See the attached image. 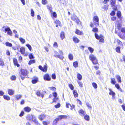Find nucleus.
<instances>
[{
  "mask_svg": "<svg viewBox=\"0 0 125 125\" xmlns=\"http://www.w3.org/2000/svg\"><path fill=\"white\" fill-rule=\"evenodd\" d=\"M29 58L30 59H31L34 58V57L32 53H31L29 55Z\"/></svg>",
  "mask_w": 125,
  "mask_h": 125,
  "instance_id": "obj_49",
  "label": "nucleus"
},
{
  "mask_svg": "<svg viewBox=\"0 0 125 125\" xmlns=\"http://www.w3.org/2000/svg\"><path fill=\"white\" fill-rule=\"evenodd\" d=\"M110 4L111 5L116 4V1L115 0H112L110 1Z\"/></svg>",
  "mask_w": 125,
  "mask_h": 125,
  "instance_id": "obj_51",
  "label": "nucleus"
},
{
  "mask_svg": "<svg viewBox=\"0 0 125 125\" xmlns=\"http://www.w3.org/2000/svg\"><path fill=\"white\" fill-rule=\"evenodd\" d=\"M46 115L45 114H42L38 117V118L41 121H42L45 118Z\"/></svg>",
  "mask_w": 125,
  "mask_h": 125,
  "instance_id": "obj_8",
  "label": "nucleus"
},
{
  "mask_svg": "<svg viewBox=\"0 0 125 125\" xmlns=\"http://www.w3.org/2000/svg\"><path fill=\"white\" fill-rule=\"evenodd\" d=\"M47 9L50 10L51 13L52 12V9L50 5H48L47 6Z\"/></svg>",
  "mask_w": 125,
  "mask_h": 125,
  "instance_id": "obj_25",
  "label": "nucleus"
},
{
  "mask_svg": "<svg viewBox=\"0 0 125 125\" xmlns=\"http://www.w3.org/2000/svg\"><path fill=\"white\" fill-rule=\"evenodd\" d=\"M109 91H110V92L109 93V94L110 95H112L113 97H114V96H115V93L112 90L110 89H109Z\"/></svg>",
  "mask_w": 125,
  "mask_h": 125,
  "instance_id": "obj_17",
  "label": "nucleus"
},
{
  "mask_svg": "<svg viewBox=\"0 0 125 125\" xmlns=\"http://www.w3.org/2000/svg\"><path fill=\"white\" fill-rule=\"evenodd\" d=\"M60 106V104L59 103H58L57 105H55V107L56 108H58Z\"/></svg>",
  "mask_w": 125,
  "mask_h": 125,
  "instance_id": "obj_59",
  "label": "nucleus"
},
{
  "mask_svg": "<svg viewBox=\"0 0 125 125\" xmlns=\"http://www.w3.org/2000/svg\"><path fill=\"white\" fill-rule=\"evenodd\" d=\"M78 63L77 61L74 62L73 63V65L75 68L78 67Z\"/></svg>",
  "mask_w": 125,
  "mask_h": 125,
  "instance_id": "obj_29",
  "label": "nucleus"
},
{
  "mask_svg": "<svg viewBox=\"0 0 125 125\" xmlns=\"http://www.w3.org/2000/svg\"><path fill=\"white\" fill-rule=\"evenodd\" d=\"M77 78L78 79L80 80H81L82 79V76L81 74L79 73L77 74Z\"/></svg>",
  "mask_w": 125,
  "mask_h": 125,
  "instance_id": "obj_46",
  "label": "nucleus"
},
{
  "mask_svg": "<svg viewBox=\"0 0 125 125\" xmlns=\"http://www.w3.org/2000/svg\"><path fill=\"white\" fill-rule=\"evenodd\" d=\"M24 113V112L23 111H22L19 115V116L20 117L22 116Z\"/></svg>",
  "mask_w": 125,
  "mask_h": 125,
  "instance_id": "obj_62",
  "label": "nucleus"
},
{
  "mask_svg": "<svg viewBox=\"0 0 125 125\" xmlns=\"http://www.w3.org/2000/svg\"><path fill=\"white\" fill-rule=\"evenodd\" d=\"M20 52L22 54H24L25 53V49L24 47H21L20 48Z\"/></svg>",
  "mask_w": 125,
  "mask_h": 125,
  "instance_id": "obj_16",
  "label": "nucleus"
},
{
  "mask_svg": "<svg viewBox=\"0 0 125 125\" xmlns=\"http://www.w3.org/2000/svg\"><path fill=\"white\" fill-rule=\"evenodd\" d=\"M117 17L119 18H120V17L121 15V12L120 11H118L117 13Z\"/></svg>",
  "mask_w": 125,
  "mask_h": 125,
  "instance_id": "obj_50",
  "label": "nucleus"
},
{
  "mask_svg": "<svg viewBox=\"0 0 125 125\" xmlns=\"http://www.w3.org/2000/svg\"><path fill=\"white\" fill-rule=\"evenodd\" d=\"M80 87H83V84L82 83L79 81H77Z\"/></svg>",
  "mask_w": 125,
  "mask_h": 125,
  "instance_id": "obj_56",
  "label": "nucleus"
},
{
  "mask_svg": "<svg viewBox=\"0 0 125 125\" xmlns=\"http://www.w3.org/2000/svg\"><path fill=\"white\" fill-rule=\"evenodd\" d=\"M52 77L53 79H55L56 78V75L55 74H53L52 75Z\"/></svg>",
  "mask_w": 125,
  "mask_h": 125,
  "instance_id": "obj_57",
  "label": "nucleus"
},
{
  "mask_svg": "<svg viewBox=\"0 0 125 125\" xmlns=\"http://www.w3.org/2000/svg\"><path fill=\"white\" fill-rule=\"evenodd\" d=\"M102 8L104 10H106L108 8V5H104L102 7Z\"/></svg>",
  "mask_w": 125,
  "mask_h": 125,
  "instance_id": "obj_37",
  "label": "nucleus"
},
{
  "mask_svg": "<svg viewBox=\"0 0 125 125\" xmlns=\"http://www.w3.org/2000/svg\"><path fill=\"white\" fill-rule=\"evenodd\" d=\"M35 60H30L29 61V62L28 64L29 65H30L32 63H35Z\"/></svg>",
  "mask_w": 125,
  "mask_h": 125,
  "instance_id": "obj_43",
  "label": "nucleus"
},
{
  "mask_svg": "<svg viewBox=\"0 0 125 125\" xmlns=\"http://www.w3.org/2000/svg\"><path fill=\"white\" fill-rule=\"evenodd\" d=\"M80 115L81 116H83L86 114L85 112L82 109H81L79 111Z\"/></svg>",
  "mask_w": 125,
  "mask_h": 125,
  "instance_id": "obj_14",
  "label": "nucleus"
},
{
  "mask_svg": "<svg viewBox=\"0 0 125 125\" xmlns=\"http://www.w3.org/2000/svg\"><path fill=\"white\" fill-rule=\"evenodd\" d=\"M13 62L15 65L17 66L18 67L19 66V65L16 59L14 58L13 59Z\"/></svg>",
  "mask_w": 125,
  "mask_h": 125,
  "instance_id": "obj_20",
  "label": "nucleus"
},
{
  "mask_svg": "<svg viewBox=\"0 0 125 125\" xmlns=\"http://www.w3.org/2000/svg\"><path fill=\"white\" fill-rule=\"evenodd\" d=\"M84 118L87 121H88L89 120V117L88 115L86 114L84 116Z\"/></svg>",
  "mask_w": 125,
  "mask_h": 125,
  "instance_id": "obj_30",
  "label": "nucleus"
},
{
  "mask_svg": "<svg viewBox=\"0 0 125 125\" xmlns=\"http://www.w3.org/2000/svg\"><path fill=\"white\" fill-rule=\"evenodd\" d=\"M42 3L44 4L45 5L47 3V1L46 0H42Z\"/></svg>",
  "mask_w": 125,
  "mask_h": 125,
  "instance_id": "obj_58",
  "label": "nucleus"
},
{
  "mask_svg": "<svg viewBox=\"0 0 125 125\" xmlns=\"http://www.w3.org/2000/svg\"><path fill=\"white\" fill-rule=\"evenodd\" d=\"M115 87L118 89H119L120 86L118 84H115Z\"/></svg>",
  "mask_w": 125,
  "mask_h": 125,
  "instance_id": "obj_60",
  "label": "nucleus"
},
{
  "mask_svg": "<svg viewBox=\"0 0 125 125\" xmlns=\"http://www.w3.org/2000/svg\"><path fill=\"white\" fill-rule=\"evenodd\" d=\"M6 45L7 46L10 47H11L12 46V44L11 43H10L8 42H7L5 43Z\"/></svg>",
  "mask_w": 125,
  "mask_h": 125,
  "instance_id": "obj_42",
  "label": "nucleus"
},
{
  "mask_svg": "<svg viewBox=\"0 0 125 125\" xmlns=\"http://www.w3.org/2000/svg\"><path fill=\"white\" fill-rule=\"evenodd\" d=\"M112 5V7L113 9L115 10H117V5H116V4H114Z\"/></svg>",
  "mask_w": 125,
  "mask_h": 125,
  "instance_id": "obj_34",
  "label": "nucleus"
},
{
  "mask_svg": "<svg viewBox=\"0 0 125 125\" xmlns=\"http://www.w3.org/2000/svg\"><path fill=\"white\" fill-rule=\"evenodd\" d=\"M4 65V62L3 60L0 59V65L3 66Z\"/></svg>",
  "mask_w": 125,
  "mask_h": 125,
  "instance_id": "obj_53",
  "label": "nucleus"
},
{
  "mask_svg": "<svg viewBox=\"0 0 125 125\" xmlns=\"http://www.w3.org/2000/svg\"><path fill=\"white\" fill-rule=\"evenodd\" d=\"M22 97V95L20 94H17L14 96V97L16 100H19Z\"/></svg>",
  "mask_w": 125,
  "mask_h": 125,
  "instance_id": "obj_15",
  "label": "nucleus"
},
{
  "mask_svg": "<svg viewBox=\"0 0 125 125\" xmlns=\"http://www.w3.org/2000/svg\"><path fill=\"white\" fill-rule=\"evenodd\" d=\"M120 47H117L116 49V51L118 53H119L120 51Z\"/></svg>",
  "mask_w": 125,
  "mask_h": 125,
  "instance_id": "obj_54",
  "label": "nucleus"
},
{
  "mask_svg": "<svg viewBox=\"0 0 125 125\" xmlns=\"http://www.w3.org/2000/svg\"><path fill=\"white\" fill-rule=\"evenodd\" d=\"M66 107L67 108H70L72 110V106L70 104L66 103Z\"/></svg>",
  "mask_w": 125,
  "mask_h": 125,
  "instance_id": "obj_38",
  "label": "nucleus"
},
{
  "mask_svg": "<svg viewBox=\"0 0 125 125\" xmlns=\"http://www.w3.org/2000/svg\"><path fill=\"white\" fill-rule=\"evenodd\" d=\"M67 118V116L66 115H61L58 116V118L59 119H66Z\"/></svg>",
  "mask_w": 125,
  "mask_h": 125,
  "instance_id": "obj_21",
  "label": "nucleus"
},
{
  "mask_svg": "<svg viewBox=\"0 0 125 125\" xmlns=\"http://www.w3.org/2000/svg\"><path fill=\"white\" fill-rule=\"evenodd\" d=\"M33 79L32 80L31 82L33 84H35L38 81V78L36 77H34L33 78Z\"/></svg>",
  "mask_w": 125,
  "mask_h": 125,
  "instance_id": "obj_10",
  "label": "nucleus"
},
{
  "mask_svg": "<svg viewBox=\"0 0 125 125\" xmlns=\"http://www.w3.org/2000/svg\"><path fill=\"white\" fill-rule=\"evenodd\" d=\"M19 40H20V42L22 43V44H24L25 42V40L22 38H19Z\"/></svg>",
  "mask_w": 125,
  "mask_h": 125,
  "instance_id": "obj_33",
  "label": "nucleus"
},
{
  "mask_svg": "<svg viewBox=\"0 0 125 125\" xmlns=\"http://www.w3.org/2000/svg\"><path fill=\"white\" fill-rule=\"evenodd\" d=\"M60 37L62 40H63L65 38L64 33L63 31H62L60 34Z\"/></svg>",
  "mask_w": 125,
  "mask_h": 125,
  "instance_id": "obj_22",
  "label": "nucleus"
},
{
  "mask_svg": "<svg viewBox=\"0 0 125 125\" xmlns=\"http://www.w3.org/2000/svg\"><path fill=\"white\" fill-rule=\"evenodd\" d=\"M8 94L10 95H12L14 94V91L12 89H9L8 90Z\"/></svg>",
  "mask_w": 125,
  "mask_h": 125,
  "instance_id": "obj_12",
  "label": "nucleus"
},
{
  "mask_svg": "<svg viewBox=\"0 0 125 125\" xmlns=\"http://www.w3.org/2000/svg\"><path fill=\"white\" fill-rule=\"evenodd\" d=\"M73 94L74 97L75 98L77 97L78 95L77 91L75 90H74L73 91Z\"/></svg>",
  "mask_w": 125,
  "mask_h": 125,
  "instance_id": "obj_28",
  "label": "nucleus"
},
{
  "mask_svg": "<svg viewBox=\"0 0 125 125\" xmlns=\"http://www.w3.org/2000/svg\"><path fill=\"white\" fill-rule=\"evenodd\" d=\"M69 86V87L72 90H73L74 87L72 84H70Z\"/></svg>",
  "mask_w": 125,
  "mask_h": 125,
  "instance_id": "obj_55",
  "label": "nucleus"
},
{
  "mask_svg": "<svg viewBox=\"0 0 125 125\" xmlns=\"http://www.w3.org/2000/svg\"><path fill=\"white\" fill-rule=\"evenodd\" d=\"M26 46L28 47L30 51H31L32 50V47L29 44H27L26 45Z\"/></svg>",
  "mask_w": 125,
  "mask_h": 125,
  "instance_id": "obj_48",
  "label": "nucleus"
},
{
  "mask_svg": "<svg viewBox=\"0 0 125 125\" xmlns=\"http://www.w3.org/2000/svg\"><path fill=\"white\" fill-rule=\"evenodd\" d=\"M31 16L32 17H34V12L32 9H31Z\"/></svg>",
  "mask_w": 125,
  "mask_h": 125,
  "instance_id": "obj_35",
  "label": "nucleus"
},
{
  "mask_svg": "<svg viewBox=\"0 0 125 125\" xmlns=\"http://www.w3.org/2000/svg\"><path fill=\"white\" fill-rule=\"evenodd\" d=\"M99 42H104V40L103 39V36L102 35H100V38L99 39Z\"/></svg>",
  "mask_w": 125,
  "mask_h": 125,
  "instance_id": "obj_26",
  "label": "nucleus"
},
{
  "mask_svg": "<svg viewBox=\"0 0 125 125\" xmlns=\"http://www.w3.org/2000/svg\"><path fill=\"white\" fill-rule=\"evenodd\" d=\"M71 19L73 21H75L78 24L80 23L79 20L75 14H73L71 17Z\"/></svg>",
  "mask_w": 125,
  "mask_h": 125,
  "instance_id": "obj_3",
  "label": "nucleus"
},
{
  "mask_svg": "<svg viewBox=\"0 0 125 125\" xmlns=\"http://www.w3.org/2000/svg\"><path fill=\"white\" fill-rule=\"evenodd\" d=\"M68 58L70 60H72L73 59V56L72 54H70L68 55Z\"/></svg>",
  "mask_w": 125,
  "mask_h": 125,
  "instance_id": "obj_41",
  "label": "nucleus"
},
{
  "mask_svg": "<svg viewBox=\"0 0 125 125\" xmlns=\"http://www.w3.org/2000/svg\"><path fill=\"white\" fill-rule=\"evenodd\" d=\"M2 28L5 29V33H6L7 31V34L8 35L12 36V32L9 27L7 26H4Z\"/></svg>",
  "mask_w": 125,
  "mask_h": 125,
  "instance_id": "obj_4",
  "label": "nucleus"
},
{
  "mask_svg": "<svg viewBox=\"0 0 125 125\" xmlns=\"http://www.w3.org/2000/svg\"><path fill=\"white\" fill-rule=\"evenodd\" d=\"M3 97L4 99L5 100L7 101H9L10 100V98L8 96L4 95Z\"/></svg>",
  "mask_w": 125,
  "mask_h": 125,
  "instance_id": "obj_27",
  "label": "nucleus"
},
{
  "mask_svg": "<svg viewBox=\"0 0 125 125\" xmlns=\"http://www.w3.org/2000/svg\"><path fill=\"white\" fill-rule=\"evenodd\" d=\"M44 80L50 81L51 80V78L48 74H46L44 75Z\"/></svg>",
  "mask_w": 125,
  "mask_h": 125,
  "instance_id": "obj_9",
  "label": "nucleus"
},
{
  "mask_svg": "<svg viewBox=\"0 0 125 125\" xmlns=\"http://www.w3.org/2000/svg\"><path fill=\"white\" fill-rule=\"evenodd\" d=\"M121 31L123 33H125V28H122L121 29Z\"/></svg>",
  "mask_w": 125,
  "mask_h": 125,
  "instance_id": "obj_64",
  "label": "nucleus"
},
{
  "mask_svg": "<svg viewBox=\"0 0 125 125\" xmlns=\"http://www.w3.org/2000/svg\"><path fill=\"white\" fill-rule=\"evenodd\" d=\"M73 40L75 43H78L80 41L79 40L77 37L75 36L73 37Z\"/></svg>",
  "mask_w": 125,
  "mask_h": 125,
  "instance_id": "obj_19",
  "label": "nucleus"
},
{
  "mask_svg": "<svg viewBox=\"0 0 125 125\" xmlns=\"http://www.w3.org/2000/svg\"><path fill=\"white\" fill-rule=\"evenodd\" d=\"M21 74L20 75V76L22 80H23L28 73V71L26 70L21 69Z\"/></svg>",
  "mask_w": 125,
  "mask_h": 125,
  "instance_id": "obj_2",
  "label": "nucleus"
},
{
  "mask_svg": "<svg viewBox=\"0 0 125 125\" xmlns=\"http://www.w3.org/2000/svg\"><path fill=\"white\" fill-rule=\"evenodd\" d=\"M115 77L117 79L119 83H121V77L119 75H117L115 76Z\"/></svg>",
  "mask_w": 125,
  "mask_h": 125,
  "instance_id": "obj_24",
  "label": "nucleus"
},
{
  "mask_svg": "<svg viewBox=\"0 0 125 125\" xmlns=\"http://www.w3.org/2000/svg\"><path fill=\"white\" fill-rule=\"evenodd\" d=\"M36 94L38 96L41 97L43 98L44 97V95L42 93H41L40 91H36Z\"/></svg>",
  "mask_w": 125,
  "mask_h": 125,
  "instance_id": "obj_11",
  "label": "nucleus"
},
{
  "mask_svg": "<svg viewBox=\"0 0 125 125\" xmlns=\"http://www.w3.org/2000/svg\"><path fill=\"white\" fill-rule=\"evenodd\" d=\"M93 21L94 23H95V25L96 26L99 25V19L98 16H94L93 17Z\"/></svg>",
  "mask_w": 125,
  "mask_h": 125,
  "instance_id": "obj_5",
  "label": "nucleus"
},
{
  "mask_svg": "<svg viewBox=\"0 0 125 125\" xmlns=\"http://www.w3.org/2000/svg\"><path fill=\"white\" fill-rule=\"evenodd\" d=\"M86 105L90 109H91L92 107L91 105L88 103H86Z\"/></svg>",
  "mask_w": 125,
  "mask_h": 125,
  "instance_id": "obj_52",
  "label": "nucleus"
},
{
  "mask_svg": "<svg viewBox=\"0 0 125 125\" xmlns=\"http://www.w3.org/2000/svg\"><path fill=\"white\" fill-rule=\"evenodd\" d=\"M31 120L33 122L35 123L36 125H38L39 124L38 121L36 119V117L34 115H33V117Z\"/></svg>",
  "mask_w": 125,
  "mask_h": 125,
  "instance_id": "obj_13",
  "label": "nucleus"
},
{
  "mask_svg": "<svg viewBox=\"0 0 125 125\" xmlns=\"http://www.w3.org/2000/svg\"><path fill=\"white\" fill-rule=\"evenodd\" d=\"M54 53L55 54L54 56L56 58H58L61 60H63L64 57L62 55H61L58 54V52L56 51H55Z\"/></svg>",
  "mask_w": 125,
  "mask_h": 125,
  "instance_id": "obj_6",
  "label": "nucleus"
},
{
  "mask_svg": "<svg viewBox=\"0 0 125 125\" xmlns=\"http://www.w3.org/2000/svg\"><path fill=\"white\" fill-rule=\"evenodd\" d=\"M4 94V92L2 91H0V96H2Z\"/></svg>",
  "mask_w": 125,
  "mask_h": 125,
  "instance_id": "obj_61",
  "label": "nucleus"
},
{
  "mask_svg": "<svg viewBox=\"0 0 125 125\" xmlns=\"http://www.w3.org/2000/svg\"><path fill=\"white\" fill-rule=\"evenodd\" d=\"M39 68L43 72H46L47 70V66L46 65H45L43 68L41 66L39 65Z\"/></svg>",
  "mask_w": 125,
  "mask_h": 125,
  "instance_id": "obj_7",
  "label": "nucleus"
},
{
  "mask_svg": "<svg viewBox=\"0 0 125 125\" xmlns=\"http://www.w3.org/2000/svg\"><path fill=\"white\" fill-rule=\"evenodd\" d=\"M92 31L94 32H97L98 31V29L96 27L93 28V29Z\"/></svg>",
  "mask_w": 125,
  "mask_h": 125,
  "instance_id": "obj_36",
  "label": "nucleus"
},
{
  "mask_svg": "<svg viewBox=\"0 0 125 125\" xmlns=\"http://www.w3.org/2000/svg\"><path fill=\"white\" fill-rule=\"evenodd\" d=\"M33 115H27L26 118L27 120H29L30 121H31L33 117Z\"/></svg>",
  "mask_w": 125,
  "mask_h": 125,
  "instance_id": "obj_18",
  "label": "nucleus"
},
{
  "mask_svg": "<svg viewBox=\"0 0 125 125\" xmlns=\"http://www.w3.org/2000/svg\"><path fill=\"white\" fill-rule=\"evenodd\" d=\"M55 23L57 24H58V26H61V24L60 22L58 20H57L55 21Z\"/></svg>",
  "mask_w": 125,
  "mask_h": 125,
  "instance_id": "obj_39",
  "label": "nucleus"
},
{
  "mask_svg": "<svg viewBox=\"0 0 125 125\" xmlns=\"http://www.w3.org/2000/svg\"><path fill=\"white\" fill-rule=\"evenodd\" d=\"M89 50L91 53H92L94 51V49L91 47H89L88 48Z\"/></svg>",
  "mask_w": 125,
  "mask_h": 125,
  "instance_id": "obj_45",
  "label": "nucleus"
},
{
  "mask_svg": "<svg viewBox=\"0 0 125 125\" xmlns=\"http://www.w3.org/2000/svg\"><path fill=\"white\" fill-rule=\"evenodd\" d=\"M110 14L112 16H113L115 15V13L114 11H113L110 13Z\"/></svg>",
  "mask_w": 125,
  "mask_h": 125,
  "instance_id": "obj_63",
  "label": "nucleus"
},
{
  "mask_svg": "<svg viewBox=\"0 0 125 125\" xmlns=\"http://www.w3.org/2000/svg\"><path fill=\"white\" fill-rule=\"evenodd\" d=\"M95 36L96 38L98 39L99 40L100 38V35L99 36L98 34L97 33H95Z\"/></svg>",
  "mask_w": 125,
  "mask_h": 125,
  "instance_id": "obj_47",
  "label": "nucleus"
},
{
  "mask_svg": "<svg viewBox=\"0 0 125 125\" xmlns=\"http://www.w3.org/2000/svg\"><path fill=\"white\" fill-rule=\"evenodd\" d=\"M92 85L93 87L95 89L97 88V86L96 84L94 82H93L92 83Z\"/></svg>",
  "mask_w": 125,
  "mask_h": 125,
  "instance_id": "obj_44",
  "label": "nucleus"
},
{
  "mask_svg": "<svg viewBox=\"0 0 125 125\" xmlns=\"http://www.w3.org/2000/svg\"><path fill=\"white\" fill-rule=\"evenodd\" d=\"M75 33L79 35H81L83 34V33L82 31H81L78 29H77Z\"/></svg>",
  "mask_w": 125,
  "mask_h": 125,
  "instance_id": "obj_23",
  "label": "nucleus"
},
{
  "mask_svg": "<svg viewBox=\"0 0 125 125\" xmlns=\"http://www.w3.org/2000/svg\"><path fill=\"white\" fill-rule=\"evenodd\" d=\"M89 59L92 61L94 64H97L98 61L94 55L92 54H90L89 56Z\"/></svg>",
  "mask_w": 125,
  "mask_h": 125,
  "instance_id": "obj_1",
  "label": "nucleus"
},
{
  "mask_svg": "<svg viewBox=\"0 0 125 125\" xmlns=\"http://www.w3.org/2000/svg\"><path fill=\"white\" fill-rule=\"evenodd\" d=\"M59 120L58 118L55 119L53 121V125H56V123Z\"/></svg>",
  "mask_w": 125,
  "mask_h": 125,
  "instance_id": "obj_40",
  "label": "nucleus"
},
{
  "mask_svg": "<svg viewBox=\"0 0 125 125\" xmlns=\"http://www.w3.org/2000/svg\"><path fill=\"white\" fill-rule=\"evenodd\" d=\"M24 109L25 111L28 112H30L31 110L30 108L28 107H25Z\"/></svg>",
  "mask_w": 125,
  "mask_h": 125,
  "instance_id": "obj_31",
  "label": "nucleus"
},
{
  "mask_svg": "<svg viewBox=\"0 0 125 125\" xmlns=\"http://www.w3.org/2000/svg\"><path fill=\"white\" fill-rule=\"evenodd\" d=\"M111 83L113 84H115L116 83L115 80L114 78H111Z\"/></svg>",
  "mask_w": 125,
  "mask_h": 125,
  "instance_id": "obj_32",
  "label": "nucleus"
}]
</instances>
